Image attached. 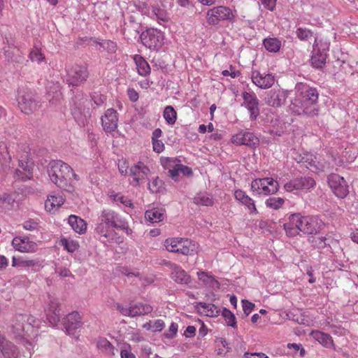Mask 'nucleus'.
<instances>
[{"mask_svg":"<svg viewBox=\"0 0 358 358\" xmlns=\"http://www.w3.org/2000/svg\"><path fill=\"white\" fill-rule=\"evenodd\" d=\"M245 358H269L266 354L262 352L259 353H248L246 352L244 355Z\"/></svg>","mask_w":358,"mask_h":358,"instance_id":"obj_64","label":"nucleus"},{"mask_svg":"<svg viewBox=\"0 0 358 358\" xmlns=\"http://www.w3.org/2000/svg\"><path fill=\"white\" fill-rule=\"evenodd\" d=\"M68 222L71 228L77 233L84 234L87 229L85 221L76 215H71L69 217Z\"/></svg>","mask_w":358,"mask_h":358,"instance_id":"obj_30","label":"nucleus"},{"mask_svg":"<svg viewBox=\"0 0 358 358\" xmlns=\"http://www.w3.org/2000/svg\"><path fill=\"white\" fill-rule=\"evenodd\" d=\"M13 248L20 252H35L38 249L37 243L28 236H16L12 241Z\"/></svg>","mask_w":358,"mask_h":358,"instance_id":"obj_18","label":"nucleus"},{"mask_svg":"<svg viewBox=\"0 0 358 358\" xmlns=\"http://www.w3.org/2000/svg\"><path fill=\"white\" fill-rule=\"evenodd\" d=\"M299 190H309L315 185V180L311 177L298 178Z\"/></svg>","mask_w":358,"mask_h":358,"instance_id":"obj_42","label":"nucleus"},{"mask_svg":"<svg viewBox=\"0 0 358 358\" xmlns=\"http://www.w3.org/2000/svg\"><path fill=\"white\" fill-rule=\"evenodd\" d=\"M250 188L257 194L268 196L278 191L279 184L272 178H256L251 182Z\"/></svg>","mask_w":358,"mask_h":358,"instance_id":"obj_7","label":"nucleus"},{"mask_svg":"<svg viewBox=\"0 0 358 358\" xmlns=\"http://www.w3.org/2000/svg\"><path fill=\"white\" fill-rule=\"evenodd\" d=\"M72 168L61 160L51 161L48 166V173L51 181L58 187L67 192L72 190L71 173Z\"/></svg>","mask_w":358,"mask_h":358,"instance_id":"obj_5","label":"nucleus"},{"mask_svg":"<svg viewBox=\"0 0 358 358\" xmlns=\"http://www.w3.org/2000/svg\"><path fill=\"white\" fill-rule=\"evenodd\" d=\"M142 43L150 49H158L163 44V33L154 28H150L143 31L140 36Z\"/></svg>","mask_w":358,"mask_h":358,"instance_id":"obj_10","label":"nucleus"},{"mask_svg":"<svg viewBox=\"0 0 358 358\" xmlns=\"http://www.w3.org/2000/svg\"><path fill=\"white\" fill-rule=\"evenodd\" d=\"M66 82L70 85L78 86L85 81L89 76L87 69L78 64L67 66Z\"/></svg>","mask_w":358,"mask_h":358,"instance_id":"obj_9","label":"nucleus"},{"mask_svg":"<svg viewBox=\"0 0 358 358\" xmlns=\"http://www.w3.org/2000/svg\"><path fill=\"white\" fill-rule=\"evenodd\" d=\"M295 90L296 97L292 101L289 110L296 115H315L317 111V90L303 83H298L295 86Z\"/></svg>","mask_w":358,"mask_h":358,"instance_id":"obj_2","label":"nucleus"},{"mask_svg":"<svg viewBox=\"0 0 358 358\" xmlns=\"http://www.w3.org/2000/svg\"><path fill=\"white\" fill-rule=\"evenodd\" d=\"M61 315L58 300L50 299L48 310H47V318L50 323L53 326L57 325L60 320Z\"/></svg>","mask_w":358,"mask_h":358,"instance_id":"obj_23","label":"nucleus"},{"mask_svg":"<svg viewBox=\"0 0 358 358\" xmlns=\"http://www.w3.org/2000/svg\"><path fill=\"white\" fill-rule=\"evenodd\" d=\"M235 15L236 11H233L230 8L224 6H218L208 10L206 20L209 24L216 25L220 21H232Z\"/></svg>","mask_w":358,"mask_h":358,"instance_id":"obj_8","label":"nucleus"},{"mask_svg":"<svg viewBox=\"0 0 358 358\" xmlns=\"http://www.w3.org/2000/svg\"><path fill=\"white\" fill-rule=\"evenodd\" d=\"M180 173L183 176H190L192 174V171L189 167L182 165L180 164V162H179L178 165L176 166V169H172L171 178L176 180L177 177Z\"/></svg>","mask_w":358,"mask_h":358,"instance_id":"obj_41","label":"nucleus"},{"mask_svg":"<svg viewBox=\"0 0 358 358\" xmlns=\"http://www.w3.org/2000/svg\"><path fill=\"white\" fill-rule=\"evenodd\" d=\"M97 43L103 50L109 53H114L117 50V45L115 42L110 40H101Z\"/></svg>","mask_w":358,"mask_h":358,"instance_id":"obj_49","label":"nucleus"},{"mask_svg":"<svg viewBox=\"0 0 358 358\" xmlns=\"http://www.w3.org/2000/svg\"><path fill=\"white\" fill-rule=\"evenodd\" d=\"M164 188V182L159 177L152 178L148 183V189L152 193L160 192Z\"/></svg>","mask_w":358,"mask_h":358,"instance_id":"obj_48","label":"nucleus"},{"mask_svg":"<svg viewBox=\"0 0 358 358\" xmlns=\"http://www.w3.org/2000/svg\"><path fill=\"white\" fill-rule=\"evenodd\" d=\"M286 98V92L280 89H273L268 92L266 103L272 107H280L285 102Z\"/></svg>","mask_w":358,"mask_h":358,"instance_id":"obj_21","label":"nucleus"},{"mask_svg":"<svg viewBox=\"0 0 358 358\" xmlns=\"http://www.w3.org/2000/svg\"><path fill=\"white\" fill-rule=\"evenodd\" d=\"M243 103L242 106L245 107L249 113L250 119L255 120L259 115V100L255 93L244 92L242 94Z\"/></svg>","mask_w":358,"mask_h":358,"instance_id":"obj_16","label":"nucleus"},{"mask_svg":"<svg viewBox=\"0 0 358 358\" xmlns=\"http://www.w3.org/2000/svg\"><path fill=\"white\" fill-rule=\"evenodd\" d=\"M133 59L136 64L138 73L144 77L149 76L151 69L145 58L140 55H135Z\"/></svg>","mask_w":358,"mask_h":358,"instance_id":"obj_28","label":"nucleus"},{"mask_svg":"<svg viewBox=\"0 0 358 358\" xmlns=\"http://www.w3.org/2000/svg\"><path fill=\"white\" fill-rule=\"evenodd\" d=\"M97 348L108 355H115V347L105 338H99L97 341Z\"/></svg>","mask_w":358,"mask_h":358,"instance_id":"obj_36","label":"nucleus"},{"mask_svg":"<svg viewBox=\"0 0 358 358\" xmlns=\"http://www.w3.org/2000/svg\"><path fill=\"white\" fill-rule=\"evenodd\" d=\"M310 336L319 343L327 348H331L334 346L331 336L320 331H312Z\"/></svg>","mask_w":358,"mask_h":358,"instance_id":"obj_29","label":"nucleus"},{"mask_svg":"<svg viewBox=\"0 0 358 358\" xmlns=\"http://www.w3.org/2000/svg\"><path fill=\"white\" fill-rule=\"evenodd\" d=\"M152 13L158 20L167 22L169 19V14L164 8L159 6H154L152 8Z\"/></svg>","mask_w":358,"mask_h":358,"instance_id":"obj_50","label":"nucleus"},{"mask_svg":"<svg viewBox=\"0 0 358 358\" xmlns=\"http://www.w3.org/2000/svg\"><path fill=\"white\" fill-rule=\"evenodd\" d=\"M298 178L290 180L284 185V189L288 192H294V190H299Z\"/></svg>","mask_w":358,"mask_h":358,"instance_id":"obj_53","label":"nucleus"},{"mask_svg":"<svg viewBox=\"0 0 358 358\" xmlns=\"http://www.w3.org/2000/svg\"><path fill=\"white\" fill-rule=\"evenodd\" d=\"M81 318L78 312L69 313L65 318L64 327L69 334H73V331L81 326Z\"/></svg>","mask_w":358,"mask_h":358,"instance_id":"obj_26","label":"nucleus"},{"mask_svg":"<svg viewBox=\"0 0 358 358\" xmlns=\"http://www.w3.org/2000/svg\"><path fill=\"white\" fill-rule=\"evenodd\" d=\"M264 48L271 52H277L281 48V41L277 38H267L263 41Z\"/></svg>","mask_w":358,"mask_h":358,"instance_id":"obj_37","label":"nucleus"},{"mask_svg":"<svg viewBox=\"0 0 358 358\" xmlns=\"http://www.w3.org/2000/svg\"><path fill=\"white\" fill-rule=\"evenodd\" d=\"M64 199L60 195H50L45 202V210L50 213H55L64 203Z\"/></svg>","mask_w":358,"mask_h":358,"instance_id":"obj_27","label":"nucleus"},{"mask_svg":"<svg viewBox=\"0 0 358 358\" xmlns=\"http://www.w3.org/2000/svg\"><path fill=\"white\" fill-rule=\"evenodd\" d=\"M320 220L316 217L303 216L301 213L290 214L283 227L289 237L297 236L300 231L306 234H317L320 229Z\"/></svg>","mask_w":358,"mask_h":358,"instance_id":"obj_4","label":"nucleus"},{"mask_svg":"<svg viewBox=\"0 0 358 358\" xmlns=\"http://www.w3.org/2000/svg\"><path fill=\"white\" fill-rule=\"evenodd\" d=\"M92 99L97 106H101L106 101V97L103 95L96 93L92 96Z\"/></svg>","mask_w":358,"mask_h":358,"instance_id":"obj_61","label":"nucleus"},{"mask_svg":"<svg viewBox=\"0 0 358 358\" xmlns=\"http://www.w3.org/2000/svg\"><path fill=\"white\" fill-rule=\"evenodd\" d=\"M227 324L233 328H236V319L234 314L229 309L224 308L221 312Z\"/></svg>","mask_w":358,"mask_h":358,"instance_id":"obj_46","label":"nucleus"},{"mask_svg":"<svg viewBox=\"0 0 358 358\" xmlns=\"http://www.w3.org/2000/svg\"><path fill=\"white\" fill-rule=\"evenodd\" d=\"M164 212L163 208H153L145 211V217L151 223H157L164 219Z\"/></svg>","mask_w":358,"mask_h":358,"instance_id":"obj_31","label":"nucleus"},{"mask_svg":"<svg viewBox=\"0 0 358 358\" xmlns=\"http://www.w3.org/2000/svg\"><path fill=\"white\" fill-rule=\"evenodd\" d=\"M29 57L31 62H35L38 64H41L45 60V55L41 49L36 45L29 52Z\"/></svg>","mask_w":358,"mask_h":358,"instance_id":"obj_39","label":"nucleus"},{"mask_svg":"<svg viewBox=\"0 0 358 358\" xmlns=\"http://www.w3.org/2000/svg\"><path fill=\"white\" fill-rule=\"evenodd\" d=\"M194 203L196 205L210 206L213 204V197L206 193H201L197 194L193 199Z\"/></svg>","mask_w":358,"mask_h":358,"instance_id":"obj_38","label":"nucleus"},{"mask_svg":"<svg viewBox=\"0 0 358 358\" xmlns=\"http://www.w3.org/2000/svg\"><path fill=\"white\" fill-rule=\"evenodd\" d=\"M60 243L64 248L71 253L76 251L79 248L78 241L74 240L64 238L61 239Z\"/></svg>","mask_w":358,"mask_h":358,"instance_id":"obj_47","label":"nucleus"},{"mask_svg":"<svg viewBox=\"0 0 358 358\" xmlns=\"http://www.w3.org/2000/svg\"><path fill=\"white\" fill-rule=\"evenodd\" d=\"M198 306L201 308V313L208 317H217L221 313L220 309L213 303L199 302Z\"/></svg>","mask_w":358,"mask_h":358,"instance_id":"obj_34","label":"nucleus"},{"mask_svg":"<svg viewBox=\"0 0 358 358\" xmlns=\"http://www.w3.org/2000/svg\"><path fill=\"white\" fill-rule=\"evenodd\" d=\"M115 229H121L127 235H131L133 233L128 222L117 213L110 209L101 210L94 227V232L99 240L105 245L122 243V238L118 235Z\"/></svg>","mask_w":358,"mask_h":358,"instance_id":"obj_1","label":"nucleus"},{"mask_svg":"<svg viewBox=\"0 0 358 358\" xmlns=\"http://www.w3.org/2000/svg\"><path fill=\"white\" fill-rule=\"evenodd\" d=\"M101 124L106 133L113 134L117 128L118 114L113 108H108L101 117Z\"/></svg>","mask_w":358,"mask_h":358,"instance_id":"obj_17","label":"nucleus"},{"mask_svg":"<svg viewBox=\"0 0 358 358\" xmlns=\"http://www.w3.org/2000/svg\"><path fill=\"white\" fill-rule=\"evenodd\" d=\"M114 201H116L117 203L122 204L125 207L131 208H134V205L131 200L125 196L121 194H116L114 196Z\"/></svg>","mask_w":358,"mask_h":358,"instance_id":"obj_52","label":"nucleus"},{"mask_svg":"<svg viewBox=\"0 0 358 358\" xmlns=\"http://www.w3.org/2000/svg\"><path fill=\"white\" fill-rule=\"evenodd\" d=\"M129 340L135 342V343H139L143 341H144L143 336L141 334L140 331L138 330H135L129 334Z\"/></svg>","mask_w":358,"mask_h":358,"instance_id":"obj_59","label":"nucleus"},{"mask_svg":"<svg viewBox=\"0 0 358 358\" xmlns=\"http://www.w3.org/2000/svg\"><path fill=\"white\" fill-rule=\"evenodd\" d=\"M178 328V324L176 322H172L169 326L167 332L165 333V337L169 339L174 338L177 334Z\"/></svg>","mask_w":358,"mask_h":358,"instance_id":"obj_57","label":"nucleus"},{"mask_svg":"<svg viewBox=\"0 0 358 358\" xmlns=\"http://www.w3.org/2000/svg\"><path fill=\"white\" fill-rule=\"evenodd\" d=\"M19 169L14 173V178L19 180H28L32 177L33 162L29 158L27 152H24L21 156H18Z\"/></svg>","mask_w":358,"mask_h":358,"instance_id":"obj_12","label":"nucleus"},{"mask_svg":"<svg viewBox=\"0 0 358 358\" xmlns=\"http://www.w3.org/2000/svg\"><path fill=\"white\" fill-rule=\"evenodd\" d=\"M11 157L8 145L4 141H0V163L3 168L10 167Z\"/></svg>","mask_w":358,"mask_h":358,"instance_id":"obj_35","label":"nucleus"},{"mask_svg":"<svg viewBox=\"0 0 358 358\" xmlns=\"http://www.w3.org/2000/svg\"><path fill=\"white\" fill-rule=\"evenodd\" d=\"M116 308L117 310L120 312V313L124 316L131 317V306H124L122 304L117 303L116 305Z\"/></svg>","mask_w":358,"mask_h":358,"instance_id":"obj_58","label":"nucleus"},{"mask_svg":"<svg viewBox=\"0 0 358 358\" xmlns=\"http://www.w3.org/2000/svg\"><path fill=\"white\" fill-rule=\"evenodd\" d=\"M55 91L52 92V95L51 94V92L48 91V96L50 97V101L54 103V99L56 101L59 100L62 97V92L60 91V87L59 84H56L55 85Z\"/></svg>","mask_w":358,"mask_h":358,"instance_id":"obj_56","label":"nucleus"},{"mask_svg":"<svg viewBox=\"0 0 358 358\" xmlns=\"http://www.w3.org/2000/svg\"><path fill=\"white\" fill-rule=\"evenodd\" d=\"M38 223L34 220L29 219L26 220L22 224L24 229L27 231H35L38 229Z\"/></svg>","mask_w":358,"mask_h":358,"instance_id":"obj_54","label":"nucleus"},{"mask_svg":"<svg viewBox=\"0 0 358 358\" xmlns=\"http://www.w3.org/2000/svg\"><path fill=\"white\" fill-rule=\"evenodd\" d=\"M164 245L167 251L183 255H194L199 249L197 243L183 238H168Z\"/></svg>","mask_w":358,"mask_h":358,"instance_id":"obj_6","label":"nucleus"},{"mask_svg":"<svg viewBox=\"0 0 358 358\" xmlns=\"http://www.w3.org/2000/svg\"><path fill=\"white\" fill-rule=\"evenodd\" d=\"M328 183L333 192L339 198L345 197L349 191L345 180L338 174H331L328 177Z\"/></svg>","mask_w":358,"mask_h":358,"instance_id":"obj_15","label":"nucleus"},{"mask_svg":"<svg viewBox=\"0 0 358 358\" xmlns=\"http://www.w3.org/2000/svg\"><path fill=\"white\" fill-rule=\"evenodd\" d=\"M252 83L259 88H270L275 83V77L271 73H260L258 71L252 73Z\"/></svg>","mask_w":358,"mask_h":358,"instance_id":"obj_20","label":"nucleus"},{"mask_svg":"<svg viewBox=\"0 0 358 358\" xmlns=\"http://www.w3.org/2000/svg\"><path fill=\"white\" fill-rule=\"evenodd\" d=\"M296 34L301 41H307L312 36V31L306 28L299 27L296 31Z\"/></svg>","mask_w":358,"mask_h":358,"instance_id":"obj_51","label":"nucleus"},{"mask_svg":"<svg viewBox=\"0 0 358 358\" xmlns=\"http://www.w3.org/2000/svg\"><path fill=\"white\" fill-rule=\"evenodd\" d=\"M131 306V317L148 315L153 310L152 306L148 303H137Z\"/></svg>","mask_w":358,"mask_h":358,"instance_id":"obj_32","label":"nucleus"},{"mask_svg":"<svg viewBox=\"0 0 358 358\" xmlns=\"http://www.w3.org/2000/svg\"><path fill=\"white\" fill-rule=\"evenodd\" d=\"M284 203L285 199L281 197H269L265 201L266 206L272 210H278Z\"/></svg>","mask_w":358,"mask_h":358,"instance_id":"obj_44","label":"nucleus"},{"mask_svg":"<svg viewBox=\"0 0 358 358\" xmlns=\"http://www.w3.org/2000/svg\"><path fill=\"white\" fill-rule=\"evenodd\" d=\"M297 162L303 164L313 172L324 171L328 167L326 162H322L316 155L309 152H303L300 155Z\"/></svg>","mask_w":358,"mask_h":358,"instance_id":"obj_13","label":"nucleus"},{"mask_svg":"<svg viewBox=\"0 0 358 358\" xmlns=\"http://www.w3.org/2000/svg\"><path fill=\"white\" fill-rule=\"evenodd\" d=\"M150 173V169L143 162H139L132 166L129 169L130 183L134 186H138L144 182Z\"/></svg>","mask_w":358,"mask_h":358,"instance_id":"obj_14","label":"nucleus"},{"mask_svg":"<svg viewBox=\"0 0 358 358\" xmlns=\"http://www.w3.org/2000/svg\"><path fill=\"white\" fill-rule=\"evenodd\" d=\"M17 101L19 108L24 114H30L36 108L37 103L34 95L29 90L19 89Z\"/></svg>","mask_w":358,"mask_h":358,"instance_id":"obj_11","label":"nucleus"},{"mask_svg":"<svg viewBox=\"0 0 358 358\" xmlns=\"http://www.w3.org/2000/svg\"><path fill=\"white\" fill-rule=\"evenodd\" d=\"M196 274L199 281H201L205 286L211 288L218 287V281L210 273L198 271Z\"/></svg>","mask_w":358,"mask_h":358,"instance_id":"obj_33","label":"nucleus"},{"mask_svg":"<svg viewBox=\"0 0 358 358\" xmlns=\"http://www.w3.org/2000/svg\"><path fill=\"white\" fill-rule=\"evenodd\" d=\"M40 321L32 315H18L13 320L10 333L16 340L31 345V340L37 335Z\"/></svg>","mask_w":358,"mask_h":358,"instance_id":"obj_3","label":"nucleus"},{"mask_svg":"<svg viewBox=\"0 0 358 358\" xmlns=\"http://www.w3.org/2000/svg\"><path fill=\"white\" fill-rule=\"evenodd\" d=\"M171 266V278L177 283L187 285L190 282V276L180 266L169 262Z\"/></svg>","mask_w":358,"mask_h":358,"instance_id":"obj_24","label":"nucleus"},{"mask_svg":"<svg viewBox=\"0 0 358 358\" xmlns=\"http://www.w3.org/2000/svg\"><path fill=\"white\" fill-rule=\"evenodd\" d=\"M152 148L154 151H155L157 153L162 152L164 149V144L162 141L159 140H155L152 141Z\"/></svg>","mask_w":358,"mask_h":358,"instance_id":"obj_63","label":"nucleus"},{"mask_svg":"<svg viewBox=\"0 0 358 358\" xmlns=\"http://www.w3.org/2000/svg\"><path fill=\"white\" fill-rule=\"evenodd\" d=\"M242 306L244 313L248 315L253 310L255 305L254 303L248 301L246 299L242 300Z\"/></svg>","mask_w":358,"mask_h":358,"instance_id":"obj_60","label":"nucleus"},{"mask_svg":"<svg viewBox=\"0 0 358 358\" xmlns=\"http://www.w3.org/2000/svg\"><path fill=\"white\" fill-rule=\"evenodd\" d=\"M163 116L169 124H175L177 119L176 111L171 106H167L165 107Z\"/></svg>","mask_w":358,"mask_h":358,"instance_id":"obj_40","label":"nucleus"},{"mask_svg":"<svg viewBox=\"0 0 358 358\" xmlns=\"http://www.w3.org/2000/svg\"><path fill=\"white\" fill-rule=\"evenodd\" d=\"M234 197L237 201L243 205L250 214H257L255 201L249 196L243 190L236 189L234 192Z\"/></svg>","mask_w":358,"mask_h":358,"instance_id":"obj_22","label":"nucleus"},{"mask_svg":"<svg viewBox=\"0 0 358 358\" xmlns=\"http://www.w3.org/2000/svg\"><path fill=\"white\" fill-rule=\"evenodd\" d=\"M121 358H136L135 355L131 350V346L129 344L125 345L120 350Z\"/></svg>","mask_w":358,"mask_h":358,"instance_id":"obj_55","label":"nucleus"},{"mask_svg":"<svg viewBox=\"0 0 358 358\" xmlns=\"http://www.w3.org/2000/svg\"><path fill=\"white\" fill-rule=\"evenodd\" d=\"M258 138L252 132L241 131L231 137L232 143L237 145H247L248 147H255L259 144Z\"/></svg>","mask_w":358,"mask_h":358,"instance_id":"obj_19","label":"nucleus"},{"mask_svg":"<svg viewBox=\"0 0 358 358\" xmlns=\"http://www.w3.org/2000/svg\"><path fill=\"white\" fill-rule=\"evenodd\" d=\"M162 165L163 167L166 169L169 170L170 176L171 177V172L172 169H176V166L178 165L179 162L180 161L178 158H171V157H166V158H162L161 159Z\"/></svg>","mask_w":358,"mask_h":358,"instance_id":"obj_45","label":"nucleus"},{"mask_svg":"<svg viewBox=\"0 0 358 358\" xmlns=\"http://www.w3.org/2000/svg\"><path fill=\"white\" fill-rule=\"evenodd\" d=\"M18 266L22 268H31L34 272L38 271L42 267L41 264L36 259H24L20 260L18 263Z\"/></svg>","mask_w":358,"mask_h":358,"instance_id":"obj_43","label":"nucleus"},{"mask_svg":"<svg viewBox=\"0 0 358 358\" xmlns=\"http://www.w3.org/2000/svg\"><path fill=\"white\" fill-rule=\"evenodd\" d=\"M276 1L277 0H261L263 6L271 11L275 9Z\"/></svg>","mask_w":358,"mask_h":358,"instance_id":"obj_62","label":"nucleus"},{"mask_svg":"<svg viewBox=\"0 0 358 358\" xmlns=\"http://www.w3.org/2000/svg\"><path fill=\"white\" fill-rule=\"evenodd\" d=\"M313 48V55L311 57L310 62L312 66L316 69L322 68L325 63L327 55L324 53H320V48H318L317 38H315Z\"/></svg>","mask_w":358,"mask_h":358,"instance_id":"obj_25","label":"nucleus"}]
</instances>
